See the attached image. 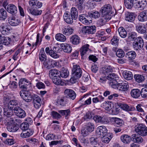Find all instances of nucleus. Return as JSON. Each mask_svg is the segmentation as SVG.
Returning <instances> with one entry per match:
<instances>
[{
	"label": "nucleus",
	"instance_id": "56",
	"mask_svg": "<svg viewBox=\"0 0 147 147\" xmlns=\"http://www.w3.org/2000/svg\"><path fill=\"white\" fill-rule=\"evenodd\" d=\"M102 73L105 75H109L110 73L112 72L113 71V69L110 67H104L102 69Z\"/></svg>",
	"mask_w": 147,
	"mask_h": 147
},
{
	"label": "nucleus",
	"instance_id": "6",
	"mask_svg": "<svg viewBox=\"0 0 147 147\" xmlns=\"http://www.w3.org/2000/svg\"><path fill=\"white\" fill-rule=\"evenodd\" d=\"M107 78L109 81V83L110 86L112 88H115L117 83V80L119 79L117 75L114 73L109 74L107 76Z\"/></svg>",
	"mask_w": 147,
	"mask_h": 147
},
{
	"label": "nucleus",
	"instance_id": "5",
	"mask_svg": "<svg viewBox=\"0 0 147 147\" xmlns=\"http://www.w3.org/2000/svg\"><path fill=\"white\" fill-rule=\"evenodd\" d=\"M111 6L109 4L106 5L102 7L101 11L102 16L107 17H111V14L112 13Z\"/></svg>",
	"mask_w": 147,
	"mask_h": 147
},
{
	"label": "nucleus",
	"instance_id": "52",
	"mask_svg": "<svg viewBox=\"0 0 147 147\" xmlns=\"http://www.w3.org/2000/svg\"><path fill=\"white\" fill-rule=\"evenodd\" d=\"M125 7L127 9H131L133 5V0H124Z\"/></svg>",
	"mask_w": 147,
	"mask_h": 147
},
{
	"label": "nucleus",
	"instance_id": "64",
	"mask_svg": "<svg viewBox=\"0 0 147 147\" xmlns=\"http://www.w3.org/2000/svg\"><path fill=\"white\" fill-rule=\"evenodd\" d=\"M91 133L89 131L86 130V129L85 127L84 128L81 130V134L83 136H86Z\"/></svg>",
	"mask_w": 147,
	"mask_h": 147
},
{
	"label": "nucleus",
	"instance_id": "23",
	"mask_svg": "<svg viewBox=\"0 0 147 147\" xmlns=\"http://www.w3.org/2000/svg\"><path fill=\"white\" fill-rule=\"evenodd\" d=\"M111 18V17L110 16L107 17L102 16V18L100 19L98 23V26H103L106 24L107 22L110 20Z\"/></svg>",
	"mask_w": 147,
	"mask_h": 147
},
{
	"label": "nucleus",
	"instance_id": "27",
	"mask_svg": "<svg viewBox=\"0 0 147 147\" xmlns=\"http://www.w3.org/2000/svg\"><path fill=\"white\" fill-rule=\"evenodd\" d=\"M131 96L134 98H138L140 95V91L138 89L132 90L130 92Z\"/></svg>",
	"mask_w": 147,
	"mask_h": 147
},
{
	"label": "nucleus",
	"instance_id": "2",
	"mask_svg": "<svg viewBox=\"0 0 147 147\" xmlns=\"http://www.w3.org/2000/svg\"><path fill=\"white\" fill-rule=\"evenodd\" d=\"M135 130L136 133L142 136H146L147 135V127L144 124H137L135 127Z\"/></svg>",
	"mask_w": 147,
	"mask_h": 147
},
{
	"label": "nucleus",
	"instance_id": "15",
	"mask_svg": "<svg viewBox=\"0 0 147 147\" xmlns=\"http://www.w3.org/2000/svg\"><path fill=\"white\" fill-rule=\"evenodd\" d=\"M115 88H117V89L123 91L127 90L129 88V85L126 83L122 82L119 83H117Z\"/></svg>",
	"mask_w": 147,
	"mask_h": 147
},
{
	"label": "nucleus",
	"instance_id": "28",
	"mask_svg": "<svg viewBox=\"0 0 147 147\" xmlns=\"http://www.w3.org/2000/svg\"><path fill=\"white\" fill-rule=\"evenodd\" d=\"M63 18L65 22L68 24H71L73 22L74 18L68 12H66L64 14Z\"/></svg>",
	"mask_w": 147,
	"mask_h": 147
},
{
	"label": "nucleus",
	"instance_id": "59",
	"mask_svg": "<svg viewBox=\"0 0 147 147\" xmlns=\"http://www.w3.org/2000/svg\"><path fill=\"white\" fill-rule=\"evenodd\" d=\"M29 125L28 123L24 122L22 123L20 125L21 129L23 131H25L29 129Z\"/></svg>",
	"mask_w": 147,
	"mask_h": 147
},
{
	"label": "nucleus",
	"instance_id": "30",
	"mask_svg": "<svg viewBox=\"0 0 147 147\" xmlns=\"http://www.w3.org/2000/svg\"><path fill=\"white\" fill-rule=\"evenodd\" d=\"M52 81L54 84L57 85L64 86L65 83L62 81L59 76L54 77L52 79Z\"/></svg>",
	"mask_w": 147,
	"mask_h": 147
},
{
	"label": "nucleus",
	"instance_id": "25",
	"mask_svg": "<svg viewBox=\"0 0 147 147\" xmlns=\"http://www.w3.org/2000/svg\"><path fill=\"white\" fill-rule=\"evenodd\" d=\"M11 28L9 25H2L0 27V30L3 34H7L9 32Z\"/></svg>",
	"mask_w": 147,
	"mask_h": 147
},
{
	"label": "nucleus",
	"instance_id": "32",
	"mask_svg": "<svg viewBox=\"0 0 147 147\" xmlns=\"http://www.w3.org/2000/svg\"><path fill=\"white\" fill-rule=\"evenodd\" d=\"M45 52L47 54H48L52 57L56 59L59 57L58 55L52 50H50L49 47H46L45 50Z\"/></svg>",
	"mask_w": 147,
	"mask_h": 147
},
{
	"label": "nucleus",
	"instance_id": "51",
	"mask_svg": "<svg viewBox=\"0 0 147 147\" xmlns=\"http://www.w3.org/2000/svg\"><path fill=\"white\" fill-rule=\"evenodd\" d=\"M134 78L135 81L138 83L142 82L144 80V77L141 75L135 74Z\"/></svg>",
	"mask_w": 147,
	"mask_h": 147
},
{
	"label": "nucleus",
	"instance_id": "8",
	"mask_svg": "<svg viewBox=\"0 0 147 147\" xmlns=\"http://www.w3.org/2000/svg\"><path fill=\"white\" fill-rule=\"evenodd\" d=\"M20 94L21 97L26 102H29L32 99V95L27 90H21L20 92Z\"/></svg>",
	"mask_w": 147,
	"mask_h": 147
},
{
	"label": "nucleus",
	"instance_id": "61",
	"mask_svg": "<svg viewBox=\"0 0 147 147\" xmlns=\"http://www.w3.org/2000/svg\"><path fill=\"white\" fill-rule=\"evenodd\" d=\"M116 55L118 57L122 58L124 56L125 53L123 50L121 49H119L117 51Z\"/></svg>",
	"mask_w": 147,
	"mask_h": 147
},
{
	"label": "nucleus",
	"instance_id": "53",
	"mask_svg": "<svg viewBox=\"0 0 147 147\" xmlns=\"http://www.w3.org/2000/svg\"><path fill=\"white\" fill-rule=\"evenodd\" d=\"M88 15L89 17H92L94 18H98L100 16L99 13L97 11H94L90 12H88Z\"/></svg>",
	"mask_w": 147,
	"mask_h": 147
},
{
	"label": "nucleus",
	"instance_id": "57",
	"mask_svg": "<svg viewBox=\"0 0 147 147\" xmlns=\"http://www.w3.org/2000/svg\"><path fill=\"white\" fill-rule=\"evenodd\" d=\"M140 95L143 98H147V88H144L142 89L140 91Z\"/></svg>",
	"mask_w": 147,
	"mask_h": 147
},
{
	"label": "nucleus",
	"instance_id": "26",
	"mask_svg": "<svg viewBox=\"0 0 147 147\" xmlns=\"http://www.w3.org/2000/svg\"><path fill=\"white\" fill-rule=\"evenodd\" d=\"M61 46L63 51L67 53H70L72 50V47L70 45L67 43H62Z\"/></svg>",
	"mask_w": 147,
	"mask_h": 147
},
{
	"label": "nucleus",
	"instance_id": "16",
	"mask_svg": "<svg viewBox=\"0 0 147 147\" xmlns=\"http://www.w3.org/2000/svg\"><path fill=\"white\" fill-rule=\"evenodd\" d=\"M89 45L88 44H86L83 45L81 47L80 49V52L82 57L88 54L90 52V50L89 48Z\"/></svg>",
	"mask_w": 147,
	"mask_h": 147
},
{
	"label": "nucleus",
	"instance_id": "12",
	"mask_svg": "<svg viewBox=\"0 0 147 147\" xmlns=\"http://www.w3.org/2000/svg\"><path fill=\"white\" fill-rule=\"evenodd\" d=\"M107 131L105 126H100L97 128L96 134L97 135L99 136V137H102V136L107 134Z\"/></svg>",
	"mask_w": 147,
	"mask_h": 147
},
{
	"label": "nucleus",
	"instance_id": "44",
	"mask_svg": "<svg viewBox=\"0 0 147 147\" xmlns=\"http://www.w3.org/2000/svg\"><path fill=\"white\" fill-rule=\"evenodd\" d=\"M136 55V53L134 51H130L126 54V57L129 60H132L135 58Z\"/></svg>",
	"mask_w": 147,
	"mask_h": 147
},
{
	"label": "nucleus",
	"instance_id": "19",
	"mask_svg": "<svg viewBox=\"0 0 147 147\" xmlns=\"http://www.w3.org/2000/svg\"><path fill=\"white\" fill-rule=\"evenodd\" d=\"M88 16L86 14H82L79 15V19L80 21L82 24L88 25L90 24L89 20L88 19Z\"/></svg>",
	"mask_w": 147,
	"mask_h": 147
},
{
	"label": "nucleus",
	"instance_id": "38",
	"mask_svg": "<svg viewBox=\"0 0 147 147\" xmlns=\"http://www.w3.org/2000/svg\"><path fill=\"white\" fill-rule=\"evenodd\" d=\"M39 58L41 62L45 61L47 59V56L44 51V49L42 48L39 55Z\"/></svg>",
	"mask_w": 147,
	"mask_h": 147
},
{
	"label": "nucleus",
	"instance_id": "13",
	"mask_svg": "<svg viewBox=\"0 0 147 147\" xmlns=\"http://www.w3.org/2000/svg\"><path fill=\"white\" fill-rule=\"evenodd\" d=\"M14 112L17 116L20 118H24L26 115L25 111L19 107H16L14 108Z\"/></svg>",
	"mask_w": 147,
	"mask_h": 147
},
{
	"label": "nucleus",
	"instance_id": "24",
	"mask_svg": "<svg viewBox=\"0 0 147 147\" xmlns=\"http://www.w3.org/2000/svg\"><path fill=\"white\" fill-rule=\"evenodd\" d=\"M64 93L67 95L72 100H74L76 97V94L72 90L66 89L65 90Z\"/></svg>",
	"mask_w": 147,
	"mask_h": 147
},
{
	"label": "nucleus",
	"instance_id": "63",
	"mask_svg": "<svg viewBox=\"0 0 147 147\" xmlns=\"http://www.w3.org/2000/svg\"><path fill=\"white\" fill-rule=\"evenodd\" d=\"M51 115L53 118L55 119H60L61 117V115L55 111H53L51 112Z\"/></svg>",
	"mask_w": 147,
	"mask_h": 147
},
{
	"label": "nucleus",
	"instance_id": "42",
	"mask_svg": "<svg viewBox=\"0 0 147 147\" xmlns=\"http://www.w3.org/2000/svg\"><path fill=\"white\" fill-rule=\"evenodd\" d=\"M119 34L122 38H125L127 35V33L125 29L123 27H120L118 29Z\"/></svg>",
	"mask_w": 147,
	"mask_h": 147
},
{
	"label": "nucleus",
	"instance_id": "37",
	"mask_svg": "<svg viewBox=\"0 0 147 147\" xmlns=\"http://www.w3.org/2000/svg\"><path fill=\"white\" fill-rule=\"evenodd\" d=\"M60 71L57 69H53L50 70L49 75L51 78L54 77L59 76Z\"/></svg>",
	"mask_w": 147,
	"mask_h": 147
},
{
	"label": "nucleus",
	"instance_id": "58",
	"mask_svg": "<svg viewBox=\"0 0 147 147\" xmlns=\"http://www.w3.org/2000/svg\"><path fill=\"white\" fill-rule=\"evenodd\" d=\"M118 41L119 39H117V36L115 35L111 39V42L112 45L116 46L118 44Z\"/></svg>",
	"mask_w": 147,
	"mask_h": 147
},
{
	"label": "nucleus",
	"instance_id": "62",
	"mask_svg": "<svg viewBox=\"0 0 147 147\" xmlns=\"http://www.w3.org/2000/svg\"><path fill=\"white\" fill-rule=\"evenodd\" d=\"M31 13L35 16L39 15L41 14L42 13V10H38V9H34L32 11L30 9Z\"/></svg>",
	"mask_w": 147,
	"mask_h": 147
},
{
	"label": "nucleus",
	"instance_id": "14",
	"mask_svg": "<svg viewBox=\"0 0 147 147\" xmlns=\"http://www.w3.org/2000/svg\"><path fill=\"white\" fill-rule=\"evenodd\" d=\"M118 106L121 109L126 111H133L135 110V108L131 106H129L127 104L119 103L118 104Z\"/></svg>",
	"mask_w": 147,
	"mask_h": 147
},
{
	"label": "nucleus",
	"instance_id": "54",
	"mask_svg": "<svg viewBox=\"0 0 147 147\" xmlns=\"http://www.w3.org/2000/svg\"><path fill=\"white\" fill-rule=\"evenodd\" d=\"M102 142L105 143H108L110 141L111 137V136L107 134L106 135L102 136Z\"/></svg>",
	"mask_w": 147,
	"mask_h": 147
},
{
	"label": "nucleus",
	"instance_id": "36",
	"mask_svg": "<svg viewBox=\"0 0 147 147\" xmlns=\"http://www.w3.org/2000/svg\"><path fill=\"white\" fill-rule=\"evenodd\" d=\"M123 74L124 78L127 80H130L133 78L132 73L130 71H125L123 72Z\"/></svg>",
	"mask_w": 147,
	"mask_h": 147
},
{
	"label": "nucleus",
	"instance_id": "10",
	"mask_svg": "<svg viewBox=\"0 0 147 147\" xmlns=\"http://www.w3.org/2000/svg\"><path fill=\"white\" fill-rule=\"evenodd\" d=\"M42 63L45 67L50 69L55 66L57 63L53 59H48L44 61Z\"/></svg>",
	"mask_w": 147,
	"mask_h": 147
},
{
	"label": "nucleus",
	"instance_id": "47",
	"mask_svg": "<svg viewBox=\"0 0 147 147\" xmlns=\"http://www.w3.org/2000/svg\"><path fill=\"white\" fill-rule=\"evenodd\" d=\"M95 125L94 123L88 122L86 123L85 126V128L86 130H88L91 133L93 131L94 129Z\"/></svg>",
	"mask_w": 147,
	"mask_h": 147
},
{
	"label": "nucleus",
	"instance_id": "55",
	"mask_svg": "<svg viewBox=\"0 0 147 147\" xmlns=\"http://www.w3.org/2000/svg\"><path fill=\"white\" fill-rule=\"evenodd\" d=\"M60 75L63 78H67L69 75V72L66 69H64L60 72Z\"/></svg>",
	"mask_w": 147,
	"mask_h": 147
},
{
	"label": "nucleus",
	"instance_id": "29",
	"mask_svg": "<svg viewBox=\"0 0 147 147\" xmlns=\"http://www.w3.org/2000/svg\"><path fill=\"white\" fill-rule=\"evenodd\" d=\"M70 42L72 44L77 45L80 43V39L78 35H74L71 36L70 38Z\"/></svg>",
	"mask_w": 147,
	"mask_h": 147
},
{
	"label": "nucleus",
	"instance_id": "7",
	"mask_svg": "<svg viewBox=\"0 0 147 147\" xmlns=\"http://www.w3.org/2000/svg\"><path fill=\"white\" fill-rule=\"evenodd\" d=\"M144 45V41L140 37L136 38V40L133 43V46L135 50H141Z\"/></svg>",
	"mask_w": 147,
	"mask_h": 147
},
{
	"label": "nucleus",
	"instance_id": "21",
	"mask_svg": "<svg viewBox=\"0 0 147 147\" xmlns=\"http://www.w3.org/2000/svg\"><path fill=\"white\" fill-rule=\"evenodd\" d=\"M9 24L12 26H16L18 25L20 22V20L14 17H10L8 19Z\"/></svg>",
	"mask_w": 147,
	"mask_h": 147
},
{
	"label": "nucleus",
	"instance_id": "20",
	"mask_svg": "<svg viewBox=\"0 0 147 147\" xmlns=\"http://www.w3.org/2000/svg\"><path fill=\"white\" fill-rule=\"evenodd\" d=\"M7 10L8 12L12 15H14L17 12V9L16 6L12 4H10L8 5Z\"/></svg>",
	"mask_w": 147,
	"mask_h": 147
},
{
	"label": "nucleus",
	"instance_id": "41",
	"mask_svg": "<svg viewBox=\"0 0 147 147\" xmlns=\"http://www.w3.org/2000/svg\"><path fill=\"white\" fill-rule=\"evenodd\" d=\"M121 141L124 143H129L131 140V138L127 135H123L121 136Z\"/></svg>",
	"mask_w": 147,
	"mask_h": 147
},
{
	"label": "nucleus",
	"instance_id": "18",
	"mask_svg": "<svg viewBox=\"0 0 147 147\" xmlns=\"http://www.w3.org/2000/svg\"><path fill=\"white\" fill-rule=\"evenodd\" d=\"M135 18V14L134 13L127 12L125 14V19L127 21L133 22Z\"/></svg>",
	"mask_w": 147,
	"mask_h": 147
},
{
	"label": "nucleus",
	"instance_id": "50",
	"mask_svg": "<svg viewBox=\"0 0 147 147\" xmlns=\"http://www.w3.org/2000/svg\"><path fill=\"white\" fill-rule=\"evenodd\" d=\"M70 15L76 20L78 17V11L75 7H72L71 9Z\"/></svg>",
	"mask_w": 147,
	"mask_h": 147
},
{
	"label": "nucleus",
	"instance_id": "22",
	"mask_svg": "<svg viewBox=\"0 0 147 147\" xmlns=\"http://www.w3.org/2000/svg\"><path fill=\"white\" fill-rule=\"evenodd\" d=\"M141 136L138 134H133L131 136V140L135 142L138 143H141L143 140Z\"/></svg>",
	"mask_w": 147,
	"mask_h": 147
},
{
	"label": "nucleus",
	"instance_id": "48",
	"mask_svg": "<svg viewBox=\"0 0 147 147\" xmlns=\"http://www.w3.org/2000/svg\"><path fill=\"white\" fill-rule=\"evenodd\" d=\"M18 102L17 100H10L8 105V107L9 108L13 109L14 111V108L16 106L18 105Z\"/></svg>",
	"mask_w": 147,
	"mask_h": 147
},
{
	"label": "nucleus",
	"instance_id": "17",
	"mask_svg": "<svg viewBox=\"0 0 147 147\" xmlns=\"http://www.w3.org/2000/svg\"><path fill=\"white\" fill-rule=\"evenodd\" d=\"M138 18L139 21L141 22L146 21L147 20V11H143L139 13Z\"/></svg>",
	"mask_w": 147,
	"mask_h": 147
},
{
	"label": "nucleus",
	"instance_id": "4",
	"mask_svg": "<svg viewBox=\"0 0 147 147\" xmlns=\"http://www.w3.org/2000/svg\"><path fill=\"white\" fill-rule=\"evenodd\" d=\"M80 31L83 34H93L96 32V27L95 26H84L80 30Z\"/></svg>",
	"mask_w": 147,
	"mask_h": 147
},
{
	"label": "nucleus",
	"instance_id": "1",
	"mask_svg": "<svg viewBox=\"0 0 147 147\" xmlns=\"http://www.w3.org/2000/svg\"><path fill=\"white\" fill-rule=\"evenodd\" d=\"M82 73V70L79 65H74L72 69V76L70 80V82L72 83H75L77 80L81 77Z\"/></svg>",
	"mask_w": 147,
	"mask_h": 147
},
{
	"label": "nucleus",
	"instance_id": "9",
	"mask_svg": "<svg viewBox=\"0 0 147 147\" xmlns=\"http://www.w3.org/2000/svg\"><path fill=\"white\" fill-rule=\"evenodd\" d=\"M134 6L140 10H143L146 4V0H134Z\"/></svg>",
	"mask_w": 147,
	"mask_h": 147
},
{
	"label": "nucleus",
	"instance_id": "11",
	"mask_svg": "<svg viewBox=\"0 0 147 147\" xmlns=\"http://www.w3.org/2000/svg\"><path fill=\"white\" fill-rule=\"evenodd\" d=\"M32 99L35 108L36 109L39 108L42 103L40 98L37 95L34 94L32 95Z\"/></svg>",
	"mask_w": 147,
	"mask_h": 147
},
{
	"label": "nucleus",
	"instance_id": "43",
	"mask_svg": "<svg viewBox=\"0 0 147 147\" xmlns=\"http://www.w3.org/2000/svg\"><path fill=\"white\" fill-rule=\"evenodd\" d=\"M112 119L114 120V123L117 127L121 126L123 124V121L121 119L116 117H112Z\"/></svg>",
	"mask_w": 147,
	"mask_h": 147
},
{
	"label": "nucleus",
	"instance_id": "60",
	"mask_svg": "<svg viewBox=\"0 0 147 147\" xmlns=\"http://www.w3.org/2000/svg\"><path fill=\"white\" fill-rule=\"evenodd\" d=\"M129 38L131 39L132 40H136L137 37V34L136 32H131L129 34Z\"/></svg>",
	"mask_w": 147,
	"mask_h": 147
},
{
	"label": "nucleus",
	"instance_id": "45",
	"mask_svg": "<svg viewBox=\"0 0 147 147\" xmlns=\"http://www.w3.org/2000/svg\"><path fill=\"white\" fill-rule=\"evenodd\" d=\"M55 38L57 40L61 42H64L66 39V37L61 33L57 34L55 35Z\"/></svg>",
	"mask_w": 147,
	"mask_h": 147
},
{
	"label": "nucleus",
	"instance_id": "39",
	"mask_svg": "<svg viewBox=\"0 0 147 147\" xmlns=\"http://www.w3.org/2000/svg\"><path fill=\"white\" fill-rule=\"evenodd\" d=\"M136 30L138 32L141 34H143L146 32V28L143 25H138L136 27Z\"/></svg>",
	"mask_w": 147,
	"mask_h": 147
},
{
	"label": "nucleus",
	"instance_id": "33",
	"mask_svg": "<svg viewBox=\"0 0 147 147\" xmlns=\"http://www.w3.org/2000/svg\"><path fill=\"white\" fill-rule=\"evenodd\" d=\"M7 130L10 132H15L19 128V127L15 124L9 125L7 127Z\"/></svg>",
	"mask_w": 147,
	"mask_h": 147
},
{
	"label": "nucleus",
	"instance_id": "35",
	"mask_svg": "<svg viewBox=\"0 0 147 147\" xmlns=\"http://www.w3.org/2000/svg\"><path fill=\"white\" fill-rule=\"evenodd\" d=\"M58 113H60L62 116H65L66 119L69 118L70 114V111L69 109L60 110L58 111Z\"/></svg>",
	"mask_w": 147,
	"mask_h": 147
},
{
	"label": "nucleus",
	"instance_id": "31",
	"mask_svg": "<svg viewBox=\"0 0 147 147\" xmlns=\"http://www.w3.org/2000/svg\"><path fill=\"white\" fill-rule=\"evenodd\" d=\"M33 133V131L30 129L24 131L20 134V136L23 138H26L32 136Z\"/></svg>",
	"mask_w": 147,
	"mask_h": 147
},
{
	"label": "nucleus",
	"instance_id": "40",
	"mask_svg": "<svg viewBox=\"0 0 147 147\" xmlns=\"http://www.w3.org/2000/svg\"><path fill=\"white\" fill-rule=\"evenodd\" d=\"M11 40V38L8 37L2 36L0 38V41L2 44V45H8L10 44Z\"/></svg>",
	"mask_w": 147,
	"mask_h": 147
},
{
	"label": "nucleus",
	"instance_id": "34",
	"mask_svg": "<svg viewBox=\"0 0 147 147\" xmlns=\"http://www.w3.org/2000/svg\"><path fill=\"white\" fill-rule=\"evenodd\" d=\"M74 30V28L70 27H67L64 28L62 30L63 33L66 35H70L73 33Z\"/></svg>",
	"mask_w": 147,
	"mask_h": 147
},
{
	"label": "nucleus",
	"instance_id": "3",
	"mask_svg": "<svg viewBox=\"0 0 147 147\" xmlns=\"http://www.w3.org/2000/svg\"><path fill=\"white\" fill-rule=\"evenodd\" d=\"M19 88L24 90L30 89L31 86L30 82L25 78L21 79L19 82Z\"/></svg>",
	"mask_w": 147,
	"mask_h": 147
},
{
	"label": "nucleus",
	"instance_id": "49",
	"mask_svg": "<svg viewBox=\"0 0 147 147\" xmlns=\"http://www.w3.org/2000/svg\"><path fill=\"white\" fill-rule=\"evenodd\" d=\"M7 12L4 9H0V20H4L7 18Z\"/></svg>",
	"mask_w": 147,
	"mask_h": 147
},
{
	"label": "nucleus",
	"instance_id": "46",
	"mask_svg": "<svg viewBox=\"0 0 147 147\" xmlns=\"http://www.w3.org/2000/svg\"><path fill=\"white\" fill-rule=\"evenodd\" d=\"M13 109L9 108L8 107L7 108L4 109V115L7 117H10L12 116L13 114Z\"/></svg>",
	"mask_w": 147,
	"mask_h": 147
}]
</instances>
